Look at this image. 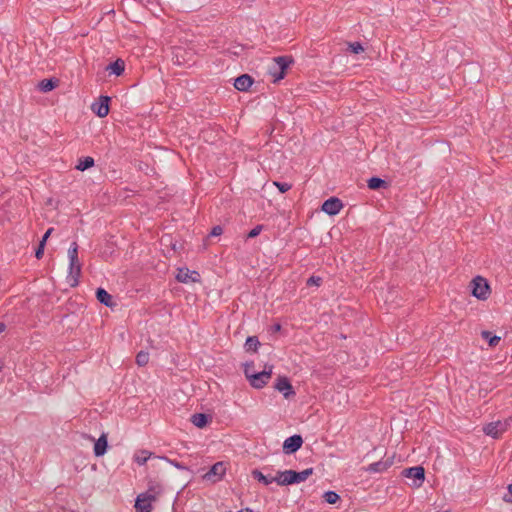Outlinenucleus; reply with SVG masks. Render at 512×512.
Returning <instances> with one entry per match:
<instances>
[{
	"label": "nucleus",
	"instance_id": "obj_31",
	"mask_svg": "<svg viewBox=\"0 0 512 512\" xmlns=\"http://www.w3.org/2000/svg\"><path fill=\"white\" fill-rule=\"evenodd\" d=\"M349 49L354 54H359L364 51L363 46L359 42L349 43Z\"/></svg>",
	"mask_w": 512,
	"mask_h": 512
},
{
	"label": "nucleus",
	"instance_id": "obj_4",
	"mask_svg": "<svg viewBox=\"0 0 512 512\" xmlns=\"http://www.w3.org/2000/svg\"><path fill=\"white\" fill-rule=\"evenodd\" d=\"M291 61L287 57H277L273 60L272 65L269 67V73L274 79V82H277L284 78L285 71Z\"/></svg>",
	"mask_w": 512,
	"mask_h": 512
},
{
	"label": "nucleus",
	"instance_id": "obj_35",
	"mask_svg": "<svg viewBox=\"0 0 512 512\" xmlns=\"http://www.w3.org/2000/svg\"><path fill=\"white\" fill-rule=\"evenodd\" d=\"M44 248H45V244L40 242L39 246H38V248H37V250L35 252V256H36L37 259H41L42 258L43 254H44Z\"/></svg>",
	"mask_w": 512,
	"mask_h": 512
},
{
	"label": "nucleus",
	"instance_id": "obj_19",
	"mask_svg": "<svg viewBox=\"0 0 512 512\" xmlns=\"http://www.w3.org/2000/svg\"><path fill=\"white\" fill-rule=\"evenodd\" d=\"M252 476H253L254 479L258 480L259 482H261L265 486H268L272 482H276L275 476L264 475L259 470H253L252 471Z\"/></svg>",
	"mask_w": 512,
	"mask_h": 512
},
{
	"label": "nucleus",
	"instance_id": "obj_17",
	"mask_svg": "<svg viewBox=\"0 0 512 512\" xmlns=\"http://www.w3.org/2000/svg\"><path fill=\"white\" fill-rule=\"evenodd\" d=\"M97 300L107 307L114 306L112 296L103 288H98L96 291Z\"/></svg>",
	"mask_w": 512,
	"mask_h": 512
},
{
	"label": "nucleus",
	"instance_id": "obj_6",
	"mask_svg": "<svg viewBox=\"0 0 512 512\" xmlns=\"http://www.w3.org/2000/svg\"><path fill=\"white\" fill-rule=\"evenodd\" d=\"M510 425V422L509 420H504V421H495V422H491V423H488L486 424L484 427H483V432L487 435V436H490L492 438H498L500 437L504 432L507 431L508 427Z\"/></svg>",
	"mask_w": 512,
	"mask_h": 512
},
{
	"label": "nucleus",
	"instance_id": "obj_28",
	"mask_svg": "<svg viewBox=\"0 0 512 512\" xmlns=\"http://www.w3.org/2000/svg\"><path fill=\"white\" fill-rule=\"evenodd\" d=\"M367 185L370 189L376 190V189H379L380 187L384 186L385 181L380 178H377V177H372L368 180Z\"/></svg>",
	"mask_w": 512,
	"mask_h": 512
},
{
	"label": "nucleus",
	"instance_id": "obj_7",
	"mask_svg": "<svg viewBox=\"0 0 512 512\" xmlns=\"http://www.w3.org/2000/svg\"><path fill=\"white\" fill-rule=\"evenodd\" d=\"M227 465L224 462L215 463L210 470L203 475V480L209 483H216L224 477Z\"/></svg>",
	"mask_w": 512,
	"mask_h": 512
},
{
	"label": "nucleus",
	"instance_id": "obj_13",
	"mask_svg": "<svg viewBox=\"0 0 512 512\" xmlns=\"http://www.w3.org/2000/svg\"><path fill=\"white\" fill-rule=\"evenodd\" d=\"M275 388L283 393L285 398H288L290 395L294 394L292 385L286 377H280L277 380Z\"/></svg>",
	"mask_w": 512,
	"mask_h": 512
},
{
	"label": "nucleus",
	"instance_id": "obj_15",
	"mask_svg": "<svg viewBox=\"0 0 512 512\" xmlns=\"http://www.w3.org/2000/svg\"><path fill=\"white\" fill-rule=\"evenodd\" d=\"M107 446H108L107 435L103 433L95 441V444H94V454H95V456H97V457L103 456L106 453V451H107Z\"/></svg>",
	"mask_w": 512,
	"mask_h": 512
},
{
	"label": "nucleus",
	"instance_id": "obj_36",
	"mask_svg": "<svg viewBox=\"0 0 512 512\" xmlns=\"http://www.w3.org/2000/svg\"><path fill=\"white\" fill-rule=\"evenodd\" d=\"M260 232H261V226H257V227L253 228V229L249 232L248 236H249L250 238H253V237H256L257 235H259V233H260Z\"/></svg>",
	"mask_w": 512,
	"mask_h": 512
},
{
	"label": "nucleus",
	"instance_id": "obj_32",
	"mask_svg": "<svg viewBox=\"0 0 512 512\" xmlns=\"http://www.w3.org/2000/svg\"><path fill=\"white\" fill-rule=\"evenodd\" d=\"M273 185H275L281 193L287 192L292 187L291 184H288L285 182H277V181L273 182Z\"/></svg>",
	"mask_w": 512,
	"mask_h": 512
},
{
	"label": "nucleus",
	"instance_id": "obj_24",
	"mask_svg": "<svg viewBox=\"0 0 512 512\" xmlns=\"http://www.w3.org/2000/svg\"><path fill=\"white\" fill-rule=\"evenodd\" d=\"M259 345H260V342L258 341L257 337L251 336V337H248L245 342V349L247 351L256 352Z\"/></svg>",
	"mask_w": 512,
	"mask_h": 512
},
{
	"label": "nucleus",
	"instance_id": "obj_8",
	"mask_svg": "<svg viewBox=\"0 0 512 512\" xmlns=\"http://www.w3.org/2000/svg\"><path fill=\"white\" fill-rule=\"evenodd\" d=\"M402 474L404 477L412 479L413 482L411 485L415 488H419L425 479V470L421 466L404 469Z\"/></svg>",
	"mask_w": 512,
	"mask_h": 512
},
{
	"label": "nucleus",
	"instance_id": "obj_21",
	"mask_svg": "<svg viewBox=\"0 0 512 512\" xmlns=\"http://www.w3.org/2000/svg\"><path fill=\"white\" fill-rule=\"evenodd\" d=\"M151 456V452L147 450H139L134 453L133 459L138 465H144L150 459Z\"/></svg>",
	"mask_w": 512,
	"mask_h": 512
},
{
	"label": "nucleus",
	"instance_id": "obj_11",
	"mask_svg": "<svg viewBox=\"0 0 512 512\" xmlns=\"http://www.w3.org/2000/svg\"><path fill=\"white\" fill-rule=\"evenodd\" d=\"M343 204L340 199L331 197L322 204V211L328 215H336L342 209Z\"/></svg>",
	"mask_w": 512,
	"mask_h": 512
},
{
	"label": "nucleus",
	"instance_id": "obj_18",
	"mask_svg": "<svg viewBox=\"0 0 512 512\" xmlns=\"http://www.w3.org/2000/svg\"><path fill=\"white\" fill-rule=\"evenodd\" d=\"M210 421L211 418L203 413H197L191 417V422L198 428H204Z\"/></svg>",
	"mask_w": 512,
	"mask_h": 512
},
{
	"label": "nucleus",
	"instance_id": "obj_5",
	"mask_svg": "<svg viewBox=\"0 0 512 512\" xmlns=\"http://www.w3.org/2000/svg\"><path fill=\"white\" fill-rule=\"evenodd\" d=\"M472 294L477 299L486 300L490 294V287L483 277H476L472 283Z\"/></svg>",
	"mask_w": 512,
	"mask_h": 512
},
{
	"label": "nucleus",
	"instance_id": "obj_14",
	"mask_svg": "<svg viewBox=\"0 0 512 512\" xmlns=\"http://www.w3.org/2000/svg\"><path fill=\"white\" fill-rule=\"evenodd\" d=\"M253 84V79L247 75L243 74L235 79L234 87L239 91H246Z\"/></svg>",
	"mask_w": 512,
	"mask_h": 512
},
{
	"label": "nucleus",
	"instance_id": "obj_38",
	"mask_svg": "<svg viewBox=\"0 0 512 512\" xmlns=\"http://www.w3.org/2000/svg\"><path fill=\"white\" fill-rule=\"evenodd\" d=\"M52 231H53V228H49V229L45 232V234L43 235V237H42V239H41V241H40V242H41V243H43V244H46V241H47V239L50 237V235H51Z\"/></svg>",
	"mask_w": 512,
	"mask_h": 512
},
{
	"label": "nucleus",
	"instance_id": "obj_9",
	"mask_svg": "<svg viewBox=\"0 0 512 512\" xmlns=\"http://www.w3.org/2000/svg\"><path fill=\"white\" fill-rule=\"evenodd\" d=\"M177 281L188 284L200 281V275L197 271H190L187 268H179L176 274Z\"/></svg>",
	"mask_w": 512,
	"mask_h": 512
},
{
	"label": "nucleus",
	"instance_id": "obj_2",
	"mask_svg": "<svg viewBox=\"0 0 512 512\" xmlns=\"http://www.w3.org/2000/svg\"><path fill=\"white\" fill-rule=\"evenodd\" d=\"M68 258H69V281L72 286H75L78 283V278L81 274V262L78 258V246L76 242H73L68 250Z\"/></svg>",
	"mask_w": 512,
	"mask_h": 512
},
{
	"label": "nucleus",
	"instance_id": "obj_39",
	"mask_svg": "<svg viewBox=\"0 0 512 512\" xmlns=\"http://www.w3.org/2000/svg\"><path fill=\"white\" fill-rule=\"evenodd\" d=\"M6 329V326L4 323H0V333H2L3 331H5Z\"/></svg>",
	"mask_w": 512,
	"mask_h": 512
},
{
	"label": "nucleus",
	"instance_id": "obj_40",
	"mask_svg": "<svg viewBox=\"0 0 512 512\" xmlns=\"http://www.w3.org/2000/svg\"><path fill=\"white\" fill-rule=\"evenodd\" d=\"M281 329V326L279 324H276L274 326V331H279Z\"/></svg>",
	"mask_w": 512,
	"mask_h": 512
},
{
	"label": "nucleus",
	"instance_id": "obj_25",
	"mask_svg": "<svg viewBox=\"0 0 512 512\" xmlns=\"http://www.w3.org/2000/svg\"><path fill=\"white\" fill-rule=\"evenodd\" d=\"M389 464L386 462H375L368 466L366 469L368 472H382L385 471L388 468Z\"/></svg>",
	"mask_w": 512,
	"mask_h": 512
},
{
	"label": "nucleus",
	"instance_id": "obj_29",
	"mask_svg": "<svg viewBox=\"0 0 512 512\" xmlns=\"http://www.w3.org/2000/svg\"><path fill=\"white\" fill-rule=\"evenodd\" d=\"M149 361V354L145 351H140L136 356V363L139 366H145Z\"/></svg>",
	"mask_w": 512,
	"mask_h": 512
},
{
	"label": "nucleus",
	"instance_id": "obj_23",
	"mask_svg": "<svg viewBox=\"0 0 512 512\" xmlns=\"http://www.w3.org/2000/svg\"><path fill=\"white\" fill-rule=\"evenodd\" d=\"M93 165L94 159L92 157H85L79 160L78 164L76 165V169L84 171L88 168H91Z\"/></svg>",
	"mask_w": 512,
	"mask_h": 512
},
{
	"label": "nucleus",
	"instance_id": "obj_12",
	"mask_svg": "<svg viewBox=\"0 0 512 512\" xmlns=\"http://www.w3.org/2000/svg\"><path fill=\"white\" fill-rule=\"evenodd\" d=\"M303 444L302 437L300 435H293L288 437L283 443V451L286 454H291L296 452L301 448Z\"/></svg>",
	"mask_w": 512,
	"mask_h": 512
},
{
	"label": "nucleus",
	"instance_id": "obj_30",
	"mask_svg": "<svg viewBox=\"0 0 512 512\" xmlns=\"http://www.w3.org/2000/svg\"><path fill=\"white\" fill-rule=\"evenodd\" d=\"M323 497L329 504H335L340 498L339 495L334 491L325 492Z\"/></svg>",
	"mask_w": 512,
	"mask_h": 512
},
{
	"label": "nucleus",
	"instance_id": "obj_16",
	"mask_svg": "<svg viewBox=\"0 0 512 512\" xmlns=\"http://www.w3.org/2000/svg\"><path fill=\"white\" fill-rule=\"evenodd\" d=\"M276 483L278 485H291L294 484V478L292 477V470L280 471L275 476Z\"/></svg>",
	"mask_w": 512,
	"mask_h": 512
},
{
	"label": "nucleus",
	"instance_id": "obj_26",
	"mask_svg": "<svg viewBox=\"0 0 512 512\" xmlns=\"http://www.w3.org/2000/svg\"><path fill=\"white\" fill-rule=\"evenodd\" d=\"M56 87V83L50 79H44L39 83V88L43 92H49Z\"/></svg>",
	"mask_w": 512,
	"mask_h": 512
},
{
	"label": "nucleus",
	"instance_id": "obj_3",
	"mask_svg": "<svg viewBox=\"0 0 512 512\" xmlns=\"http://www.w3.org/2000/svg\"><path fill=\"white\" fill-rule=\"evenodd\" d=\"M272 366H266L265 369L258 373H249V364L245 366L244 372L249 379L251 386L256 389H261L270 380L272 375Z\"/></svg>",
	"mask_w": 512,
	"mask_h": 512
},
{
	"label": "nucleus",
	"instance_id": "obj_33",
	"mask_svg": "<svg viewBox=\"0 0 512 512\" xmlns=\"http://www.w3.org/2000/svg\"><path fill=\"white\" fill-rule=\"evenodd\" d=\"M321 281L322 279L318 276H311L308 280H307V285L308 286H319L321 284Z\"/></svg>",
	"mask_w": 512,
	"mask_h": 512
},
{
	"label": "nucleus",
	"instance_id": "obj_34",
	"mask_svg": "<svg viewBox=\"0 0 512 512\" xmlns=\"http://www.w3.org/2000/svg\"><path fill=\"white\" fill-rule=\"evenodd\" d=\"M503 500L507 503H512V484L507 488V493L503 496Z\"/></svg>",
	"mask_w": 512,
	"mask_h": 512
},
{
	"label": "nucleus",
	"instance_id": "obj_1",
	"mask_svg": "<svg viewBox=\"0 0 512 512\" xmlns=\"http://www.w3.org/2000/svg\"><path fill=\"white\" fill-rule=\"evenodd\" d=\"M160 486L150 487L147 492L141 493L137 496L135 501V509L137 512H151L152 504L156 501L157 496L160 494Z\"/></svg>",
	"mask_w": 512,
	"mask_h": 512
},
{
	"label": "nucleus",
	"instance_id": "obj_37",
	"mask_svg": "<svg viewBox=\"0 0 512 512\" xmlns=\"http://www.w3.org/2000/svg\"><path fill=\"white\" fill-rule=\"evenodd\" d=\"M223 232L222 228L220 226H215L211 231V236H219Z\"/></svg>",
	"mask_w": 512,
	"mask_h": 512
},
{
	"label": "nucleus",
	"instance_id": "obj_22",
	"mask_svg": "<svg viewBox=\"0 0 512 512\" xmlns=\"http://www.w3.org/2000/svg\"><path fill=\"white\" fill-rule=\"evenodd\" d=\"M124 68H125L124 61H122L121 59H117L115 62L111 63L107 67V70L111 74H115V75L119 76V75H121L123 73Z\"/></svg>",
	"mask_w": 512,
	"mask_h": 512
},
{
	"label": "nucleus",
	"instance_id": "obj_27",
	"mask_svg": "<svg viewBox=\"0 0 512 512\" xmlns=\"http://www.w3.org/2000/svg\"><path fill=\"white\" fill-rule=\"evenodd\" d=\"M481 335H482V337H483L485 340H487V341H488L489 346H491V347L496 346V345L499 343V341H500V337H498V336H492V335H491V333H490L489 331H483V332L481 333Z\"/></svg>",
	"mask_w": 512,
	"mask_h": 512
},
{
	"label": "nucleus",
	"instance_id": "obj_20",
	"mask_svg": "<svg viewBox=\"0 0 512 512\" xmlns=\"http://www.w3.org/2000/svg\"><path fill=\"white\" fill-rule=\"evenodd\" d=\"M313 474V468H307L301 472L292 470V477L294 478V484L304 482L309 476Z\"/></svg>",
	"mask_w": 512,
	"mask_h": 512
},
{
	"label": "nucleus",
	"instance_id": "obj_10",
	"mask_svg": "<svg viewBox=\"0 0 512 512\" xmlns=\"http://www.w3.org/2000/svg\"><path fill=\"white\" fill-rule=\"evenodd\" d=\"M109 101L108 96H101L97 102L92 104L91 110L100 118L106 117L109 113Z\"/></svg>",
	"mask_w": 512,
	"mask_h": 512
}]
</instances>
